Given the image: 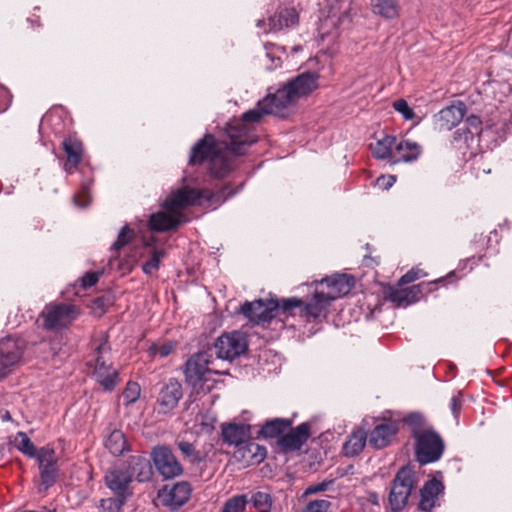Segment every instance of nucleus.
I'll list each match as a JSON object with an SVG mask.
<instances>
[{
	"instance_id": "f257e3e1",
	"label": "nucleus",
	"mask_w": 512,
	"mask_h": 512,
	"mask_svg": "<svg viewBox=\"0 0 512 512\" xmlns=\"http://www.w3.org/2000/svg\"><path fill=\"white\" fill-rule=\"evenodd\" d=\"M244 183L233 188L230 183L221 187L218 192L209 189H196L184 187L167 198L159 211L150 215L148 227L154 232H166L176 230L183 222L185 216L177 211L192 205L201 204L202 200L209 204L221 205L242 190Z\"/></svg>"
},
{
	"instance_id": "f03ea898",
	"label": "nucleus",
	"mask_w": 512,
	"mask_h": 512,
	"mask_svg": "<svg viewBox=\"0 0 512 512\" xmlns=\"http://www.w3.org/2000/svg\"><path fill=\"white\" fill-rule=\"evenodd\" d=\"M316 286H326L327 292L317 288L312 297L304 301L302 298L290 297L284 302V310L298 308V316L308 322L320 323L329 313V307L336 299L347 295L355 285V277L346 273H335L320 281H314Z\"/></svg>"
},
{
	"instance_id": "7ed1b4c3",
	"label": "nucleus",
	"mask_w": 512,
	"mask_h": 512,
	"mask_svg": "<svg viewBox=\"0 0 512 512\" xmlns=\"http://www.w3.org/2000/svg\"><path fill=\"white\" fill-rule=\"evenodd\" d=\"M283 108L278 105L274 94H268L257 102L254 109L242 114V122L235 125H228L226 129V148L237 156H242L246 148L255 143V136L249 131L245 123H258L264 115L273 114L285 117Z\"/></svg>"
},
{
	"instance_id": "20e7f679",
	"label": "nucleus",
	"mask_w": 512,
	"mask_h": 512,
	"mask_svg": "<svg viewBox=\"0 0 512 512\" xmlns=\"http://www.w3.org/2000/svg\"><path fill=\"white\" fill-rule=\"evenodd\" d=\"M289 298L282 299H257L254 301H245L236 311L242 314L250 322L254 324L270 323L273 318L278 315L285 317L298 315V308L284 310V302Z\"/></svg>"
},
{
	"instance_id": "39448f33",
	"label": "nucleus",
	"mask_w": 512,
	"mask_h": 512,
	"mask_svg": "<svg viewBox=\"0 0 512 512\" xmlns=\"http://www.w3.org/2000/svg\"><path fill=\"white\" fill-rule=\"evenodd\" d=\"M319 74L314 71L303 72L290 79L274 93L278 105L287 108L299 98L311 94L318 87Z\"/></svg>"
},
{
	"instance_id": "423d86ee",
	"label": "nucleus",
	"mask_w": 512,
	"mask_h": 512,
	"mask_svg": "<svg viewBox=\"0 0 512 512\" xmlns=\"http://www.w3.org/2000/svg\"><path fill=\"white\" fill-rule=\"evenodd\" d=\"M80 315V309L69 303L50 302L39 314L41 327L47 331H58L68 328Z\"/></svg>"
},
{
	"instance_id": "0eeeda50",
	"label": "nucleus",
	"mask_w": 512,
	"mask_h": 512,
	"mask_svg": "<svg viewBox=\"0 0 512 512\" xmlns=\"http://www.w3.org/2000/svg\"><path fill=\"white\" fill-rule=\"evenodd\" d=\"M415 460L421 465L437 462L445 451V442L433 428H427L421 434H414Z\"/></svg>"
},
{
	"instance_id": "6e6552de",
	"label": "nucleus",
	"mask_w": 512,
	"mask_h": 512,
	"mask_svg": "<svg viewBox=\"0 0 512 512\" xmlns=\"http://www.w3.org/2000/svg\"><path fill=\"white\" fill-rule=\"evenodd\" d=\"M415 485L414 468L410 464L402 466L395 474L389 490L388 502L392 512H401L405 508Z\"/></svg>"
},
{
	"instance_id": "1a4fd4ad",
	"label": "nucleus",
	"mask_w": 512,
	"mask_h": 512,
	"mask_svg": "<svg viewBox=\"0 0 512 512\" xmlns=\"http://www.w3.org/2000/svg\"><path fill=\"white\" fill-rule=\"evenodd\" d=\"M212 355L208 351H199L192 354L185 362L182 370L185 382L193 389L201 388L206 381L207 374H223L220 371L209 368Z\"/></svg>"
},
{
	"instance_id": "9d476101",
	"label": "nucleus",
	"mask_w": 512,
	"mask_h": 512,
	"mask_svg": "<svg viewBox=\"0 0 512 512\" xmlns=\"http://www.w3.org/2000/svg\"><path fill=\"white\" fill-rule=\"evenodd\" d=\"M151 459L157 473L163 480H171L183 474L184 468L166 445L155 446L151 451Z\"/></svg>"
},
{
	"instance_id": "9b49d317",
	"label": "nucleus",
	"mask_w": 512,
	"mask_h": 512,
	"mask_svg": "<svg viewBox=\"0 0 512 512\" xmlns=\"http://www.w3.org/2000/svg\"><path fill=\"white\" fill-rule=\"evenodd\" d=\"M192 486L188 481L165 484L157 491V499L170 511H178L191 498Z\"/></svg>"
},
{
	"instance_id": "f8f14e48",
	"label": "nucleus",
	"mask_w": 512,
	"mask_h": 512,
	"mask_svg": "<svg viewBox=\"0 0 512 512\" xmlns=\"http://www.w3.org/2000/svg\"><path fill=\"white\" fill-rule=\"evenodd\" d=\"M212 349L218 359L232 361L247 350V341L239 331L223 333L215 340Z\"/></svg>"
},
{
	"instance_id": "ddd939ff",
	"label": "nucleus",
	"mask_w": 512,
	"mask_h": 512,
	"mask_svg": "<svg viewBox=\"0 0 512 512\" xmlns=\"http://www.w3.org/2000/svg\"><path fill=\"white\" fill-rule=\"evenodd\" d=\"M182 397V384L176 378H170L167 382L161 383L156 398L158 413L168 414L172 412L178 406Z\"/></svg>"
},
{
	"instance_id": "4468645a",
	"label": "nucleus",
	"mask_w": 512,
	"mask_h": 512,
	"mask_svg": "<svg viewBox=\"0 0 512 512\" xmlns=\"http://www.w3.org/2000/svg\"><path fill=\"white\" fill-rule=\"evenodd\" d=\"M445 485L442 480L435 477L427 480L420 489L418 509L423 512H432L441 505L440 499L444 496Z\"/></svg>"
},
{
	"instance_id": "2eb2a0df",
	"label": "nucleus",
	"mask_w": 512,
	"mask_h": 512,
	"mask_svg": "<svg viewBox=\"0 0 512 512\" xmlns=\"http://www.w3.org/2000/svg\"><path fill=\"white\" fill-rule=\"evenodd\" d=\"M87 365L94 368L93 377L104 391H113L120 382L118 371L112 365L106 364L103 357L98 356L93 363L89 361Z\"/></svg>"
},
{
	"instance_id": "dca6fc26",
	"label": "nucleus",
	"mask_w": 512,
	"mask_h": 512,
	"mask_svg": "<svg viewBox=\"0 0 512 512\" xmlns=\"http://www.w3.org/2000/svg\"><path fill=\"white\" fill-rule=\"evenodd\" d=\"M219 151L220 149L216 144L214 135L207 133L191 148L188 163L191 166L200 165L205 162L209 164Z\"/></svg>"
},
{
	"instance_id": "f3484780",
	"label": "nucleus",
	"mask_w": 512,
	"mask_h": 512,
	"mask_svg": "<svg viewBox=\"0 0 512 512\" xmlns=\"http://www.w3.org/2000/svg\"><path fill=\"white\" fill-rule=\"evenodd\" d=\"M61 148L66 155L63 168L67 173L71 174L78 169L83 160L84 144L76 134H71L64 137Z\"/></svg>"
},
{
	"instance_id": "a211bd4d",
	"label": "nucleus",
	"mask_w": 512,
	"mask_h": 512,
	"mask_svg": "<svg viewBox=\"0 0 512 512\" xmlns=\"http://www.w3.org/2000/svg\"><path fill=\"white\" fill-rule=\"evenodd\" d=\"M104 482L115 495H123L129 498L133 495L130 487L132 483L131 475L122 466L108 469L104 476Z\"/></svg>"
},
{
	"instance_id": "6ab92c4d",
	"label": "nucleus",
	"mask_w": 512,
	"mask_h": 512,
	"mask_svg": "<svg viewBox=\"0 0 512 512\" xmlns=\"http://www.w3.org/2000/svg\"><path fill=\"white\" fill-rule=\"evenodd\" d=\"M399 432V424L393 420H387L377 424L368 434L369 445L376 449H383L391 444Z\"/></svg>"
},
{
	"instance_id": "aec40b11",
	"label": "nucleus",
	"mask_w": 512,
	"mask_h": 512,
	"mask_svg": "<svg viewBox=\"0 0 512 512\" xmlns=\"http://www.w3.org/2000/svg\"><path fill=\"white\" fill-rule=\"evenodd\" d=\"M27 346V342L20 336H6L0 340V360L8 368L18 363Z\"/></svg>"
},
{
	"instance_id": "412c9836",
	"label": "nucleus",
	"mask_w": 512,
	"mask_h": 512,
	"mask_svg": "<svg viewBox=\"0 0 512 512\" xmlns=\"http://www.w3.org/2000/svg\"><path fill=\"white\" fill-rule=\"evenodd\" d=\"M267 456V449L251 438L241 444L233 453L234 459L245 466L260 464Z\"/></svg>"
},
{
	"instance_id": "4be33fe9",
	"label": "nucleus",
	"mask_w": 512,
	"mask_h": 512,
	"mask_svg": "<svg viewBox=\"0 0 512 512\" xmlns=\"http://www.w3.org/2000/svg\"><path fill=\"white\" fill-rule=\"evenodd\" d=\"M467 107L464 102L457 101L450 106L441 109L435 116V124L439 130H451L464 118Z\"/></svg>"
},
{
	"instance_id": "5701e85b",
	"label": "nucleus",
	"mask_w": 512,
	"mask_h": 512,
	"mask_svg": "<svg viewBox=\"0 0 512 512\" xmlns=\"http://www.w3.org/2000/svg\"><path fill=\"white\" fill-rule=\"evenodd\" d=\"M311 436V425L308 422L299 424L289 433L282 435L277 444L283 452L300 450Z\"/></svg>"
},
{
	"instance_id": "b1692460",
	"label": "nucleus",
	"mask_w": 512,
	"mask_h": 512,
	"mask_svg": "<svg viewBox=\"0 0 512 512\" xmlns=\"http://www.w3.org/2000/svg\"><path fill=\"white\" fill-rule=\"evenodd\" d=\"M157 242L158 238L155 236L143 238L142 240L144 250L142 256L146 253L150 255V258L142 264V270L147 275L157 271L160 267L161 259L166 256L165 249L158 247Z\"/></svg>"
},
{
	"instance_id": "393cba45",
	"label": "nucleus",
	"mask_w": 512,
	"mask_h": 512,
	"mask_svg": "<svg viewBox=\"0 0 512 512\" xmlns=\"http://www.w3.org/2000/svg\"><path fill=\"white\" fill-rule=\"evenodd\" d=\"M122 467L131 475V479L136 477L138 482H147L153 476L151 461L144 455H132L128 458Z\"/></svg>"
},
{
	"instance_id": "a878e982",
	"label": "nucleus",
	"mask_w": 512,
	"mask_h": 512,
	"mask_svg": "<svg viewBox=\"0 0 512 512\" xmlns=\"http://www.w3.org/2000/svg\"><path fill=\"white\" fill-rule=\"evenodd\" d=\"M252 426L244 423H225L221 427L223 442L233 445L236 449L251 438Z\"/></svg>"
},
{
	"instance_id": "bb28decb",
	"label": "nucleus",
	"mask_w": 512,
	"mask_h": 512,
	"mask_svg": "<svg viewBox=\"0 0 512 512\" xmlns=\"http://www.w3.org/2000/svg\"><path fill=\"white\" fill-rule=\"evenodd\" d=\"M105 432L104 445L112 455L121 456L130 450V445L122 430L117 429L113 424H109Z\"/></svg>"
},
{
	"instance_id": "cd10ccee",
	"label": "nucleus",
	"mask_w": 512,
	"mask_h": 512,
	"mask_svg": "<svg viewBox=\"0 0 512 512\" xmlns=\"http://www.w3.org/2000/svg\"><path fill=\"white\" fill-rule=\"evenodd\" d=\"M368 438V433L363 427L353 429L343 444V455L348 458L358 456L365 448Z\"/></svg>"
},
{
	"instance_id": "c85d7f7f",
	"label": "nucleus",
	"mask_w": 512,
	"mask_h": 512,
	"mask_svg": "<svg viewBox=\"0 0 512 512\" xmlns=\"http://www.w3.org/2000/svg\"><path fill=\"white\" fill-rule=\"evenodd\" d=\"M292 426V420L288 418H273L266 420L258 431L257 438H280L285 431Z\"/></svg>"
},
{
	"instance_id": "c756f323",
	"label": "nucleus",
	"mask_w": 512,
	"mask_h": 512,
	"mask_svg": "<svg viewBox=\"0 0 512 512\" xmlns=\"http://www.w3.org/2000/svg\"><path fill=\"white\" fill-rule=\"evenodd\" d=\"M383 298L393 304L395 308L407 307L415 303V298L412 295L411 287L399 288L388 286L383 291Z\"/></svg>"
},
{
	"instance_id": "7c9ffc66",
	"label": "nucleus",
	"mask_w": 512,
	"mask_h": 512,
	"mask_svg": "<svg viewBox=\"0 0 512 512\" xmlns=\"http://www.w3.org/2000/svg\"><path fill=\"white\" fill-rule=\"evenodd\" d=\"M456 277L455 272H449L445 277H440L436 280L429 282H421L416 285L411 286L412 295L415 298V303L420 301L429 293L433 292L437 289L438 284L446 285L454 281Z\"/></svg>"
},
{
	"instance_id": "2f4dec72",
	"label": "nucleus",
	"mask_w": 512,
	"mask_h": 512,
	"mask_svg": "<svg viewBox=\"0 0 512 512\" xmlns=\"http://www.w3.org/2000/svg\"><path fill=\"white\" fill-rule=\"evenodd\" d=\"M233 162L222 155L221 151L209 163V175L214 179H224L233 171Z\"/></svg>"
},
{
	"instance_id": "473e14b6",
	"label": "nucleus",
	"mask_w": 512,
	"mask_h": 512,
	"mask_svg": "<svg viewBox=\"0 0 512 512\" xmlns=\"http://www.w3.org/2000/svg\"><path fill=\"white\" fill-rule=\"evenodd\" d=\"M299 16L294 8H284L277 15L270 17V27L273 31L291 27L298 23Z\"/></svg>"
},
{
	"instance_id": "72a5a7b5",
	"label": "nucleus",
	"mask_w": 512,
	"mask_h": 512,
	"mask_svg": "<svg viewBox=\"0 0 512 512\" xmlns=\"http://www.w3.org/2000/svg\"><path fill=\"white\" fill-rule=\"evenodd\" d=\"M396 151L400 155L398 159L393 160V163L413 162L418 159L422 152V147L411 140H402L396 145Z\"/></svg>"
},
{
	"instance_id": "f704fd0d",
	"label": "nucleus",
	"mask_w": 512,
	"mask_h": 512,
	"mask_svg": "<svg viewBox=\"0 0 512 512\" xmlns=\"http://www.w3.org/2000/svg\"><path fill=\"white\" fill-rule=\"evenodd\" d=\"M372 11L387 19L396 18L399 15L398 0H370Z\"/></svg>"
},
{
	"instance_id": "c9c22d12",
	"label": "nucleus",
	"mask_w": 512,
	"mask_h": 512,
	"mask_svg": "<svg viewBox=\"0 0 512 512\" xmlns=\"http://www.w3.org/2000/svg\"><path fill=\"white\" fill-rule=\"evenodd\" d=\"M115 297L111 292L105 293L101 296H97L91 301V313L95 317H102L110 306L114 304Z\"/></svg>"
},
{
	"instance_id": "e433bc0d",
	"label": "nucleus",
	"mask_w": 512,
	"mask_h": 512,
	"mask_svg": "<svg viewBox=\"0 0 512 512\" xmlns=\"http://www.w3.org/2000/svg\"><path fill=\"white\" fill-rule=\"evenodd\" d=\"M38 467L42 485L45 487V489L52 487L56 483L57 479V462L38 464Z\"/></svg>"
},
{
	"instance_id": "4c0bfd02",
	"label": "nucleus",
	"mask_w": 512,
	"mask_h": 512,
	"mask_svg": "<svg viewBox=\"0 0 512 512\" xmlns=\"http://www.w3.org/2000/svg\"><path fill=\"white\" fill-rule=\"evenodd\" d=\"M135 237V231L128 224H125L117 235L116 241L112 244L110 250L118 254L119 251L127 244L132 242Z\"/></svg>"
},
{
	"instance_id": "58836bf2",
	"label": "nucleus",
	"mask_w": 512,
	"mask_h": 512,
	"mask_svg": "<svg viewBox=\"0 0 512 512\" xmlns=\"http://www.w3.org/2000/svg\"><path fill=\"white\" fill-rule=\"evenodd\" d=\"M15 446L24 455L32 458L36 455V446L24 432H18L15 436Z\"/></svg>"
},
{
	"instance_id": "ea45409f",
	"label": "nucleus",
	"mask_w": 512,
	"mask_h": 512,
	"mask_svg": "<svg viewBox=\"0 0 512 512\" xmlns=\"http://www.w3.org/2000/svg\"><path fill=\"white\" fill-rule=\"evenodd\" d=\"M248 502L247 495H235L224 503L221 512H244Z\"/></svg>"
},
{
	"instance_id": "a19ab883",
	"label": "nucleus",
	"mask_w": 512,
	"mask_h": 512,
	"mask_svg": "<svg viewBox=\"0 0 512 512\" xmlns=\"http://www.w3.org/2000/svg\"><path fill=\"white\" fill-rule=\"evenodd\" d=\"M251 501L259 512L271 511L273 500L269 493L258 491L252 495Z\"/></svg>"
},
{
	"instance_id": "79ce46f5",
	"label": "nucleus",
	"mask_w": 512,
	"mask_h": 512,
	"mask_svg": "<svg viewBox=\"0 0 512 512\" xmlns=\"http://www.w3.org/2000/svg\"><path fill=\"white\" fill-rule=\"evenodd\" d=\"M404 423L411 428V437L414 438V434H421L424 432V417L422 414L417 412L409 413L403 419Z\"/></svg>"
},
{
	"instance_id": "37998d69",
	"label": "nucleus",
	"mask_w": 512,
	"mask_h": 512,
	"mask_svg": "<svg viewBox=\"0 0 512 512\" xmlns=\"http://www.w3.org/2000/svg\"><path fill=\"white\" fill-rule=\"evenodd\" d=\"M129 497L115 495V497L101 499L100 506L107 512H121Z\"/></svg>"
},
{
	"instance_id": "c03bdc74",
	"label": "nucleus",
	"mask_w": 512,
	"mask_h": 512,
	"mask_svg": "<svg viewBox=\"0 0 512 512\" xmlns=\"http://www.w3.org/2000/svg\"><path fill=\"white\" fill-rule=\"evenodd\" d=\"M177 447L185 457L190 458L192 463H199L202 461L201 453L195 450V447L192 443L184 440L178 441Z\"/></svg>"
},
{
	"instance_id": "a18cd8bd",
	"label": "nucleus",
	"mask_w": 512,
	"mask_h": 512,
	"mask_svg": "<svg viewBox=\"0 0 512 512\" xmlns=\"http://www.w3.org/2000/svg\"><path fill=\"white\" fill-rule=\"evenodd\" d=\"M140 386L138 383L129 381L123 391L124 405L128 406L136 402L140 396Z\"/></svg>"
},
{
	"instance_id": "49530a36",
	"label": "nucleus",
	"mask_w": 512,
	"mask_h": 512,
	"mask_svg": "<svg viewBox=\"0 0 512 512\" xmlns=\"http://www.w3.org/2000/svg\"><path fill=\"white\" fill-rule=\"evenodd\" d=\"M392 106L398 113L403 116L405 120H412L416 116L414 110L403 98L395 100Z\"/></svg>"
},
{
	"instance_id": "de8ad7c7",
	"label": "nucleus",
	"mask_w": 512,
	"mask_h": 512,
	"mask_svg": "<svg viewBox=\"0 0 512 512\" xmlns=\"http://www.w3.org/2000/svg\"><path fill=\"white\" fill-rule=\"evenodd\" d=\"M33 458L37 459L38 464L57 462L55 450L50 447H41L39 450L36 449V455Z\"/></svg>"
},
{
	"instance_id": "09e8293b",
	"label": "nucleus",
	"mask_w": 512,
	"mask_h": 512,
	"mask_svg": "<svg viewBox=\"0 0 512 512\" xmlns=\"http://www.w3.org/2000/svg\"><path fill=\"white\" fill-rule=\"evenodd\" d=\"M331 503L328 500L317 499L309 501L302 512H328Z\"/></svg>"
},
{
	"instance_id": "8fccbe9b",
	"label": "nucleus",
	"mask_w": 512,
	"mask_h": 512,
	"mask_svg": "<svg viewBox=\"0 0 512 512\" xmlns=\"http://www.w3.org/2000/svg\"><path fill=\"white\" fill-rule=\"evenodd\" d=\"M427 273L419 268H412L408 272H406L398 281V285H406L414 282L415 280L420 279L421 277L426 276Z\"/></svg>"
},
{
	"instance_id": "3c124183",
	"label": "nucleus",
	"mask_w": 512,
	"mask_h": 512,
	"mask_svg": "<svg viewBox=\"0 0 512 512\" xmlns=\"http://www.w3.org/2000/svg\"><path fill=\"white\" fill-rule=\"evenodd\" d=\"M371 152L374 158L376 159H387L391 156V151L387 146H385L380 140H378L375 144H371Z\"/></svg>"
},
{
	"instance_id": "603ef678",
	"label": "nucleus",
	"mask_w": 512,
	"mask_h": 512,
	"mask_svg": "<svg viewBox=\"0 0 512 512\" xmlns=\"http://www.w3.org/2000/svg\"><path fill=\"white\" fill-rule=\"evenodd\" d=\"M174 350V344L172 342H166L160 346L153 344L150 347V353L153 355H159L161 358L169 356Z\"/></svg>"
},
{
	"instance_id": "864d4df0",
	"label": "nucleus",
	"mask_w": 512,
	"mask_h": 512,
	"mask_svg": "<svg viewBox=\"0 0 512 512\" xmlns=\"http://www.w3.org/2000/svg\"><path fill=\"white\" fill-rule=\"evenodd\" d=\"M463 405V394L461 391H458L457 394H455L450 401V410L453 415V417L458 420L460 416V412Z\"/></svg>"
},
{
	"instance_id": "5fc2aeb1",
	"label": "nucleus",
	"mask_w": 512,
	"mask_h": 512,
	"mask_svg": "<svg viewBox=\"0 0 512 512\" xmlns=\"http://www.w3.org/2000/svg\"><path fill=\"white\" fill-rule=\"evenodd\" d=\"M101 274H102L101 272H94V271L86 272L80 279L81 287L83 289H87V288L94 286L98 282Z\"/></svg>"
},
{
	"instance_id": "6e6d98bb",
	"label": "nucleus",
	"mask_w": 512,
	"mask_h": 512,
	"mask_svg": "<svg viewBox=\"0 0 512 512\" xmlns=\"http://www.w3.org/2000/svg\"><path fill=\"white\" fill-rule=\"evenodd\" d=\"M473 134L469 128H459L453 133V140L456 142L461 140L468 142L469 139L473 138Z\"/></svg>"
},
{
	"instance_id": "4d7b16f0",
	"label": "nucleus",
	"mask_w": 512,
	"mask_h": 512,
	"mask_svg": "<svg viewBox=\"0 0 512 512\" xmlns=\"http://www.w3.org/2000/svg\"><path fill=\"white\" fill-rule=\"evenodd\" d=\"M332 483H333V481L330 480V481H323V482L315 484V485H311L306 489L305 494L309 495V494H315L318 492L326 491Z\"/></svg>"
},
{
	"instance_id": "13d9d810",
	"label": "nucleus",
	"mask_w": 512,
	"mask_h": 512,
	"mask_svg": "<svg viewBox=\"0 0 512 512\" xmlns=\"http://www.w3.org/2000/svg\"><path fill=\"white\" fill-rule=\"evenodd\" d=\"M395 181L396 176L394 175H381L380 177L377 178V184L384 189H389L390 187H392Z\"/></svg>"
},
{
	"instance_id": "bf43d9fd",
	"label": "nucleus",
	"mask_w": 512,
	"mask_h": 512,
	"mask_svg": "<svg viewBox=\"0 0 512 512\" xmlns=\"http://www.w3.org/2000/svg\"><path fill=\"white\" fill-rule=\"evenodd\" d=\"M73 200L77 206L86 207L89 204L87 190H83L80 194L75 195Z\"/></svg>"
},
{
	"instance_id": "052dcab7",
	"label": "nucleus",
	"mask_w": 512,
	"mask_h": 512,
	"mask_svg": "<svg viewBox=\"0 0 512 512\" xmlns=\"http://www.w3.org/2000/svg\"><path fill=\"white\" fill-rule=\"evenodd\" d=\"M266 56L271 61V64L268 66L269 69L273 70L281 66L282 60L279 56H275L269 51L266 53Z\"/></svg>"
},
{
	"instance_id": "680f3d73",
	"label": "nucleus",
	"mask_w": 512,
	"mask_h": 512,
	"mask_svg": "<svg viewBox=\"0 0 512 512\" xmlns=\"http://www.w3.org/2000/svg\"><path fill=\"white\" fill-rule=\"evenodd\" d=\"M105 350H110V347L108 345V339L107 337H104L103 339H101V342L99 343V345L95 348V353H96V357L100 356L102 357V353L105 351Z\"/></svg>"
},
{
	"instance_id": "e2e57ef3",
	"label": "nucleus",
	"mask_w": 512,
	"mask_h": 512,
	"mask_svg": "<svg viewBox=\"0 0 512 512\" xmlns=\"http://www.w3.org/2000/svg\"><path fill=\"white\" fill-rule=\"evenodd\" d=\"M466 123H467L470 127H472V128H474V129H476V130H477V129H479V128H480V126H481V124H482V121H481L480 117H478V116H476V115H470V116H468V117H467V119H466Z\"/></svg>"
},
{
	"instance_id": "0e129e2a",
	"label": "nucleus",
	"mask_w": 512,
	"mask_h": 512,
	"mask_svg": "<svg viewBox=\"0 0 512 512\" xmlns=\"http://www.w3.org/2000/svg\"><path fill=\"white\" fill-rule=\"evenodd\" d=\"M380 141L389 148V150L392 152V148L396 147V137L391 135H386Z\"/></svg>"
},
{
	"instance_id": "69168bd1",
	"label": "nucleus",
	"mask_w": 512,
	"mask_h": 512,
	"mask_svg": "<svg viewBox=\"0 0 512 512\" xmlns=\"http://www.w3.org/2000/svg\"><path fill=\"white\" fill-rule=\"evenodd\" d=\"M8 374V367L0 360V379L6 377Z\"/></svg>"
},
{
	"instance_id": "338daca9",
	"label": "nucleus",
	"mask_w": 512,
	"mask_h": 512,
	"mask_svg": "<svg viewBox=\"0 0 512 512\" xmlns=\"http://www.w3.org/2000/svg\"><path fill=\"white\" fill-rule=\"evenodd\" d=\"M369 501L373 504V505H377L378 504V495L376 493H371L370 494V497H369Z\"/></svg>"
},
{
	"instance_id": "774afa93",
	"label": "nucleus",
	"mask_w": 512,
	"mask_h": 512,
	"mask_svg": "<svg viewBox=\"0 0 512 512\" xmlns=\"http://www.w3.org/2000/svg\"><path fill=\"white\" fill-rule=\"evenodd\" d=\"M434 477H435V478H437V479H439V480H441V479H442V477H443V473H442V471H436V472H435V476H434Z\"/></svg>"
}]
</instances>
